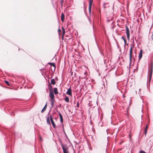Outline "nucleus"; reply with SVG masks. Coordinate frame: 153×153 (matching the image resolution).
Returning a JSON list of instances; mask_svg holds the SVG:
<instances>
[{
    "mask_svg": "<svg viewBox=\"0 0 153 153\" xmlns=\"http://www.w3.org/2000/svg\"><path fill=\"white\" fill-rule=\"evenodd\" d=\"M131 47L129 51V65L130 67L131 65V64L132 62V53L133 52V48L134 47V39L132 40V44L131 45Z\"/></svg>",
    "mask_w": 153,
    "mask_h": 153,
    "instance_id": "1",
    "label": "nucleus"
},
{
    "mask_svg": "<svg viewBox=\"0 0 153 153\" xmlns=\"http://www.w3.org/2000/svg\"><path fill=\"white\" fill-rule=\"evenodd\" d=\"M153 71V63L152 62L151 64V65L149 67V70H148V77L149 79V82H150L152 76V74Z\"/></svg>",
    "mask_w": 153,
    "mask_h": 153,
    "instance_id": "2",
    "label": "nucleus"
},
{
    "mask_svg": "<svg viewBox=\"0 0 153 153\" xmlns=\"http://www.w3.org/2000/svg\"><path fill=\"white\" fill-rule=\"evenodd\" d=\"M49 97L50 98L49 101H51V108H52L53 106L54 102L55 101L54 94H49Z\"/></svg>",
    "mask_w": 153,
    "mask_h": 153,
    "instance_id": "3",
    "label": "nucleus"
},
{
    "mask_svg": "<svg viewBox=\"0 0 153 153\" xmlns=\"http://www.w3.org/2000/svg\"><path fill=\"white\" fill-rule=\"evenodd\" d=\"M48 87L49 90V94H53V88L51 84H50L49 82H48Z\"/></svg>",
    "mask_w": 153,
    "mask_h": 153,
    "instance_id": "4",
    "label": "nucleus"
},
{
    "mask_svg": "<svg viewBox=\"0 0 153 153\" xmlns=\"http://www.w3.org/2000/svg\"><path fill=\"white\" fill-rule=\"evenodd\" d=\"M50 120H51V123L53 128H56V124L53 120V118L52 117L51 115H50Z\"/></svg>",
    "mask_w": 153,
    "mask_h": 153,
    "instance_id": "5",
    "label": "nucleus"
},
{
    "mask_svg": "<svg viewBox=\"0 0 153 153\" xmlns=\"http://www.w3.org/2000/svg\"><path fill=\"white\" fill-rule=\"evenodd\" d=\"M126 34L127 37L128 39L129 40L130 37L129 30L127 26H126Z\"/></svg>",
    "mask_w": 153,
    "mask_h": 153,
    "instance_id": "6",
    "label": "nucleus"
},
{
    "mask_svg": "<svg viewBox=\"0 0 153 153\" xmlns=\"http://www.w3.org/2000/svg\"><path fill=\"white\" fill-rule=\"evenodd\" d=\"M67 94L68 95L71 96L72 95V90L71 87H70L67 90V91L66 92Z\"/></svg>",
    "mask_w": 153,
    "mask_h": 153,
    "instance_id": "7",
    "label": "nucleus"
},
{
    "mask_svg": "<svg viewBox=\"0 0 153 153\" xmlns=\"http://www.w3.org/2000/svg\"><path fill=\"white\" fill-rule=\"evenodd\" d=\"M53 94H57L58 93L57 88L56 87L54 88H53Z\"/></svg>",
    "mask_w": 153,
    "mask_h": 153,
    "instance_id": "8",
    "label": "nucleus"
},
{
    "mask_svg": "<svg viewBox=\"0 0 153 153\" xmlns=\"http://www.w3.org/2000/svg\"><path fill=\"white\" fill-rule=\"evenodd\" d=\"M47 105V102H46L45 106L42 109L41 112L42 113L46 109Z\"/></svg>",
    "mask_w": 153,
    "mask_h": 153,
    "instance_id": "9",
    "label": "nucleus"
},
{
    "mask_svg": "<svg viewBox=\"0 0 153 153\" xmlns=\"http://www.w3.org/2000/svg\"><path fill=\"white\" fill-rule=\"evenodd\" d=\"M49 117L50 116H48V117H47V123L49 125H51V122H50V118H49Z\"/></svg>",
    "mask_w": 153,
    "mask_h": 153,
    "instance_id": "10",
    "label": "nucleus"
},
{
    "mask_svg": "<svg viewBox=\"0 0 153 153\" xmlns=\"http://www.w3.org/2000/svg\"><path fill=\"white\" fill-rule=\"evenodd\" d=\"M62 146V149H63V148H64L65 149H68V146L67 145L65 144H62V145H61Z\"/></svg>",
    "mask_w": 153,
    "mask_h": 153,
    "instance_id": "11",
    "label": "nucleus"
},
{
    "mask_svg": "<svg viewBox=\"0 0 153 153\" xmlns=\"http://www.w3.org/2000/svg\"><path fill=\"white\" fill-rule=\"evenodd\" d=\"M48 64L50 65L51 66H52L55 68L56 67L55 64L53 62H49L48 63Z\"/></svg>",
    "mask_w": 153,
    "mask_h": 153,
    "instance_id": "12",
    "label": "nucleus"
},
{
    "mask_svg": "<svg viewBox=\"0 0 153 153\" xmlns=\"http://www.w3.org/2000/svg\"><path fill=\"white\" fill-rule=\"evenodd\" d=\"M65 15L63 13H62L61 15V21L63 22L65 18Z\"/></svg>",
    "mask_w": 153,
    "mask_h": 153,
    "instance_id": "13",
    "label": "nucleus"
},
{
    "mask_svg": "<svg viewBox=\"0 0 153 153\" xmlns=\"http://www.w3.org/2000/svg\"><path fill=\"white\" fill-rule=\"evenodd\" d=\"M64 100L67 102L68 103L69 102V98L68 96H66Z\"/></svg>",
    "mask_w": 153,
    "mask_h": 153,
    "instance_id": "14",
    "label": "nucleus"
},
{
    "mask_svg": "<svg viewBox=\"0 0 153 153\" xmlns=\"http://www.w3.org/2000/svg\"><path fill=\"white\" fill-rule=\"evenodd\" d=\"M56 83V82L55 81V79H53L51 80V84H52L53 85H55Z\"/></svg>",
    "mask_w": 153,
    "mask_h": 153,
    "instance_id": "15",
    "label": "nucleus"
},
{
    "mask_svg": "<svg viewBox=\"0 0 153 153\" xmlns=\"http://www.w3.org/2000/svg\"><path fill=\"white\" fill-rule=\"evenodd\" d=\"M142 52H143L142 50H140V53H139V59H140L142 57Z\"/></svg>",
    "mask_w": 153,
    "mask_h": 153,
    "instance_id": "16",
    "label": "nucleus"
},
{
    "mask_svg": "<svg viewBox=\"0 0 153 153\" xmlns=\"http://www.w3.org/2000/svg\"><path fill=\"white\" fill-rule=\"evenodd\" d=\"M121 38L124 41L125 44V45L126 43V40L125 36H122Z\"/></svg>",
    "mask_w": 153,
    "mask_h": 153,
    "instance_id": "17",
    "label": "nucleus"
},
{
    "mask_svg": "<svg viewBox=\"0 0 153 153\" xmlns=\"http://www.w3.org/2000/svg\"><path fill=\"white\" fill-rule=\"evenodd\" d=\"M63 153H69L68 149H65L64 148H63Z\"/></svg>",
    "mask_w": 153,
    "mask_h": 153,
    "instance_id": "18",
    "label": "nucleus"
},
{
    "mask_svg": "<svg viewBox=\"0 0 153 153\" xmlns=\"http://www.w3.org/2000/svg\"><path fill=\"white\" fill-rule=\"evenodd\" d=\"M134 77V76H133V74H132L131 76H130L128 77V80L129 81H131L133 79Z\"/></svg>",
    "mask_w": 153,
    "mask_h": 153,
    "instance_id": "19",
    "label": "nucleus"
},
{
    "mask_svg": "<svg viewBox=\"0 0 153 153\" xmlns=\"http://www.w3.org/2000/svg\"><path fill=\"white\" fill-rule=\"evenodd\" d=\"M148 128V125H146V126L145 127V131H144V134H145V135L146 134Z\"/></svg>",
    "mask_w": 153,
    "mask_h": 153,
    "instance_id": "20",
    "label": "nucleus"
},
{
    "mask_svg": "<svg viewBox=\"0 0 153 153\" xmlns=\"http://www.w3.org/2000/svg\"><path fill=\"white\" fill-rule=\"evenodd\" d=\"M56 68V67H54L53 69L51 68V74H52V75H53L54 74V72H55V70Z\"/></svg>",
    "mask_w": 153,
    "mask_h": 153,
    "instance_id": "21",
    "label": "nucleus"
},
{
    "mask_svg": "<svg viewBox=\"0 0 153 153\" xmlns=\"http://www.w3.org/2000/svg\"><path fill=\"white\" fill-rule=\"evenodd\" d=\"M64 127V126L63 125H62V130H63V132L64 133V134H65V136L67 138H68V137L67 134H66V133H65V132Z\"/></svg>",
    "mask_w": 153,
    "mask_h": 153,
    "instance_id": "22",
    "label": "nucleus"
},
{
    "mask_svg": "<svg viewBox=\"0 0 153 153\" xmlns=\"http://www.w3.org/2000/svg\"><path fill=\"white\" fill-rule=\"evenodd\" d=\"M93 2V0H89V6H91Z\"/></svg>",
    "mask_w": 153,
    "mask_h": 153,
    "instance_id": "23",
    "label": "nucleus"
},
{
    "mask_svg": "<svg viewBox=\"0 0 153 153\" xmlns=\"http://www.w3.org/2000/svg\"><path fill=\"white\" fill-rule=\"evenodd\" d=\"M91 6H89V7H88L89 12V14H90L91 13Z\"/></svg>",
    "mask_w": 153,
    "mask_h": 153,
    "instance_id": "24",
    "label": "nucleus"
},
{
    "mask_svg": "<svg viewBox=\"0 0 153 153\" xmlns=\"http://www.w3.org/2000/svg\"><path fill=\"white\" fill-rule=\"evenodd\" d=\"M10 115L11 116H15V114L14 113V112L12 111H10Z\"/></svg>",
    "mask_w": 153,
    "mask_h": 153,
    "instance_id": "25",
    "label": "nucleus"
},
{
    "mask_svg": "<svg viewBox=\"0 0 153 153\" xmlns=\"http://www.w3.org/2000/svg\"><path fill=\"white\" fill-rule=\"evenodd\" d=\"M4 82L8 85V86H10V84H9V82L5 80L4 81Z\"/></svg>",
    "mask_w": 153,
    "mask_h": 153,
    "instance_id": "26",
    "label": "nucleus"
},
{
    "mask_svg": "<svg viewBox=\"0 0 153 153\" xmlns=\"http://www.w3.org/2000/svg\"><path fill=\"white\" fill-rule=\"evenodd\" d=\"M62 31H63L62 34H63V35H64L65 33V31L64 28V27H62Z\"/></svg>",
    "mask_w": 153,
    "mask_h": 153,
    "instance_id": "27",
    "label": "nucleus"
},
{
    "mask_svg": "<svg viewBox=\"0 0 153 153\" xmlns=\"http://www.w3.org/2000/svg\"><path fill=\"white\" fill-rule=\"evenodd\" d=\"M102 83H103V84H102V89H103V88H105V85L104 84V82H102Z\"/></svg>",
    "mask_w": 153,
    "mask_h": 153,
    "instance_id": "28",
    "label": "nucleus"
},
{
    "mask_svg": "<svg viewBox=\"0 0 153 153\" xmlns=\"http://www.w3.org/2000/svg\"><path fill=\"white\" fill-rule=\"evenodd\" d=\"M76 107L77 108H78L79 107V102L78 101L77 102V104Z\"/></svg>",
    "mask_w": 153,
    "mask_h": 153,
    "instance_id": "29",
    "label": "nucleus"
},
{
    "mask_svg": "<svg viewBox=\"0 0 153 153\" xmlns=\"http://www.w3.org/2000/svg\"><path fill=\"white\" fill-rule=\"evenodd\" d=\"M61 123H63V118H60Z\"/></svg>",
    "mask_w": 153,
    "mask_h": 153,
    "instance_id": "30",
    "label": "nucleus"
},
{
    "mask_svg": "<svg viewBox=\"0 0 153 153\" xmlns=\"http://www.w3.org/2000/svg\"><path fill=\"white\" fill-rule=\"evenodd\" d=\"M59 142L61 144V145H62V144H63V143L62 142V141L61 140L60 138H59Z\"/></svg>",
    "mask_w": 153,
    "mask_h": 153,
    "instance_id": "31",
    "label": "nucleus"
},
{
    "mask_svg": "<svg viewBox=\"0 0 153 153\" xmlns=\"http://www.w3.org/2000/svg\"><path fill=\"white\" fill-rule=\"evenodd\" d=\"M140 153H146L145 151L141 150L140 151Z\"/></svg>",
    "mask_w": 153,
    "mask_h": 153,
    "instance_id": "32",
    "label": "nucleus"
},
{
    "mask_svg": "<svg viewBox=\"0 0 153 153\" xmlns=\"http://www.w3.org/2000/svg\"><path fill=\"white\" fill-rule=\"evenodd\" d=\"M60 1H61V5H63L64 0H60Z\"/></svg>",
    "mask_w": 153,
    "mask_h": 153,
    "instance_id": "33",
    "label": "nucleus"
},
{
    "mask_svg": "<svg viewBox=\"0 0 153 153\" xmlns=\"http://www.w3.org/2000/svg\"><path fill=\"white\" fill-rule=\"evenodd\" d=\"M58 113L59 114V116H60L62 115L59 112H58Z\"/></svg>",
    "mask_w": 153,
    "mask_h": 153,
    "instance_id": "34",
    "label": "nucleus"
},
{
    "mask_svg": "<svg viewBox=\"0 0 153 153\" xmlns=\"http://www.w3.org/2000/svg\"><path fill=\"white\" fill-rule=\"evenodd\" d=\"M133 64L132 65L133 66L134 65V58H133Z\"/></svg>",
    "mask_w": 153,
    "mask_h": 153,
    "instance_id": "35",
    "label": "nucleus"
},
{
    "mask_svg": "<svg viewBox=\"0 0 153 153\" xmlns=\"http://www.w3.org/2000/svg\"><path fill=\"white\" fill-rule=\"evenodd\" d=\"M60 32L61 31V30H60V28H59L58 29V32Z\"/></svg>",
    "mask_w": 153,
    "mask_h": 153,
    "instance_id": "36",
    "label": "nucleus"
},
{
    "mask_svg": "<svg viewBox=\"0 0 153 153\" xmlns=\"http://www.w3.org/2000/svg\"><path fill=\"white\" fill-rule=\"evenodd\" d=\"M49 74L52 75L51 72V73L50 71H49L48 72Z\"/></svg>",
    "mask_w": 153,
    "mask_h": 153,
    "instance_id": "37",
    "label": "nucleus"
},
{
    "mask_svg": "<svg viewBox=\"0 0 153 153\" xmlns=\"http://www.w3.org/2000/svg\"><path fill=\"white\" fill-rule=\"evenodd\" d=\"M125 97V96L124 95V94H123V98L124 99Z\"/></svg>",
    "mask_w": 153,
    "mask_h": 153,
    "instance_id": "38",
    "label": "nucleus"
},
{
    "mask_svg": "<svg viewBox=\"0 0 153 153\" xmlns=\"http://www.w3.org/2000/svg\"><path fill=\"white\" fill-rule=\"evenodd\" d=\"M53 75H52H52H51V77H50V78H50V79H51V78H52V76H53Z\"/></svg>",
    "mask_w": 153,
    "mask_h": 153,
    "instance_id": "39",
    "label": "nucleus"
},
{
    "mask_svg": "<svg viewBox=\"0 0 153 153\" xmlns=\"http://www.w3.org/2000/svg\"><path fill=\"white\" fill-rule=\"evenodd\" d=\"M56 111L58 113V112H59L58 111V110L57 109H56Z\"/></svg>",
    "mask_w": 153,
    "mask_h": 153,
    "instance_id": "40",
    "label": "nucleus"
},
{
    "mask_svg": "<svg viewBox=\"0 0 153 153\" xmlns=\"http://www.w3.org/2000/svg\"><path fill=\"white\" fill-rule=\"evenodd\" d=\"M59 118H63V117H62V115L60 116H59Z\"/></svg>",
    "mask_w": 153,
    "mask_h": 153,
    "instance_id": "41",
    "label": "nucleus"
},
{
    "mask_svg": "<svg viewBox=\"0 0 153 153\" xmlns=\"http://www.w3.org/2000/svg\"><path fill=\"white\" fill-rule=\"evenodd\" d=\"M61 104H60L58 106V107H61Z\"/></svg>",
    "mask_w": 153,
    "mask_h": 153,
    "instance_id": "42",
    "label": "nucleus"
},
{
    "mask_svg": "<svg viewBox=\"0 0 153 153\" xmlns=\"http://www.w3.org/2000/svg\"><path fill=\"white\" fill-rule=\"evenodd\" d=\"M2 133L3 134H4V135H5L6 133L5 132L4 133L3 131Z\"/></svg>",
    "mask_w": 153,
    "mask_h": 153,
    "instance_id": "43",
    "label": "nucleus"
},
{
    "mask_svg": "<svg viewBox=\"0 0 153 153\" xmlns=\"http://www.w3.org/2000/svg\"><path fill=\"white\" fill-rule=\"evenodd\" d=\"M40 140L41 141H42V137H40Z\"/></svg>",
    "mask_w": 153,
    "mask_h": 153,
    "instance_id": "44",
    "label": "nucleus"
},
{
    "mask_svg": "<svg viewBox=\"0 0 153 153\" xmlns=\"http://www.w3.org/2000/svg\"><path fill=\"white\" fill-rule=\"evenodd\" d=\"M44 69V68H43L42 69H40V71H41L42 70Z\"/></svg>",
    "mask_w": 153,
    "mask_h": 153,
    "instance_id": "45",
    "label": "nucleus"
},
{
    "mask_svg": "<svg viewBox=\"0 0 153 153\" xmlns=\"http://www.w3.org/2000/svg\"><path fill=\"white\" fill-rule=\"evenodd\" d=\"M4 131H5V130H6V131L7 132V129H4Z\"/></svg>",
    "mask_w": 153,
    "mask_h": 153,
    "instance_id": "46",
    "label": "nucleus"
},
{
    "mask_svg": "<svg viewBox=\"0 0 153 153\" xmlns=\"http://www.w3.org/2000/svg\"><path fill=\"white\" fill-rule=\"evenodd\" d=\"M73 74V72H72L71 73V75H72Z\"/></svg>",
    "mask_w": 153,
    "mask_h": 153,
    "instance_id": "47",
    "label": "nucleus"
},
{
    "mask_svg": "<svg viewBox=\"0 0 153 153\" xmlns=\"http://www.w3.org/2000/svg\"><path fill=\"white\" fill-rule=\"evenodd\" d=\"M131 102V98L130 99V102Z\"/></svg>",
    "mask_w": 153,
    "mask_h": 153,
    "instance_id": "48",
    "label": "nucleus"
},
{
    "mask_svg": "<svg viewBox=\"0 0 153 153\" xmlns=\"http://www.w3.org/2000/svg\"><path fill=\"white\" fill-rule=\"evenodd\" d=\"M50 111L49 112V113H48V115L49 114V113H50Z\"/></svg>",
    "mask_w": 153,
    "mask_h": 153,
    "instance_id": "49",
    "label": "nucleus"
},
{
    "mask_svg": "<svg viewBox=\"0 0 153 153\" xmlns=\"http://www.w3.org/2000/svg\"><path fill=\"white\" fill-rule=\"evenodd\" d=\"M107 21H108V22H109V20H108H108H107Z\"/></svg>",
    "mask_w": 153,
    "mask_h": 153,
    "instance_id": "50",
    "label": "nucleus"
},
{
    "mask_svg": "<svg viewBox=\"0 0 153 153\" xmlns=\"http://www.w3.org/2000/svg\"><path fill=\"white\" fill-rule=\"evenodd\" d=\"M105 61H106V60H105V61H104V63H105Z\"/></svg>",
    "mask_w": 153,
    "mask_h": 153,
    "instance_id": "51",
    "label": "nucleus"
},
{
    "mask_svg": "<svg viewBox=\"0 0 153 153\" xmlns=\"http://www.w3.org/2000/svg\"><path fill=\"white\" fill-rule=\"evenodd\" d=\"M105 8V6H104V8Z\"/></svg>",
    "mask_w": 153,
    "mask_h": 153,
    "instance_id": "52",
    "label": "nucleus"
},
{
    "mask_svg": "<svg viewBox=\"0 0 153 153\" xmlns=\"http://www.w3.org/2000/svg\"><path fill=\"white\" fill-rule=\"evenodd\" d=\"M95 40H96V38H95ZM96 42H97V41H96Z\"/></svg>",
    "mask_w": 153,
    "mask_h": 153,
    "instance_id": "53",
    "label": "nucleus"
},
{
    "mask_svg": "<svg viewBox=\"0 0 153 153\" xmlns=\"http://www.w3.org/2000/svg\"><path fill=\"white\" fill-rule=\"evenodd\" d=\"M45 73H46V71H45Z\"/></svg>",
    "mask_w": 153,
    "mask_h": 153,
    "instance_id": "54",
    "label": "nucleus"
},
{
    "mask_svg": "<svg viewBox=\"0 0 153 153\" xmlns=\"http://www.w3.org/2000/svg\"><path fill=\"white\" fill-rule=\"evenodd\" d=\"M108 129H107V130H106V131L107 132V133H108V132H107V130H108Z\"/></svg>",
    "mask_w": 153,
    "mask_h": 153,
    "instance_id": "55",
    "label": "nucleus"
},
{
    "mask_svg": "<svg viewBox=\"0 0 153 153\" xmlns=\"http://www.w3.org/2000/svg\"><path fill=\"white\" fill-rule=\"evenodd\" d=\"M75 109L76 110H77V109L76 108Z\"/></svg>",
    "mask_w": 153,
    "mask_h": 153,
    "instance_id": "56",
    "label": "nucleus"
},
{
    "mask_svg": "<svg viewBox=\"0 0 153 153\" xmlns=\"http://www.w3.org/2000/svg\"><path fill=\"white\" fill-rule=\"evenodd\" d=\"M133 30H131V32H132H132H133Z\"/></svg>",
    "mask_w": 153,
    "mask_h": 153,
    "instance_id": "57",
    "label": "nucleus"
},
{
    "mask_svg": "<svg viewBox=\"0 0 153 153\" xmlns=\"http://www.w3.org/2000/svg\"><path fill=\"white\" fill-rule=\"evenodd\" d=\"M16 135V134L15 133V134H14V135H15V136Z\"/></svg>",
    "mask_w": 153,
    "mask_h": 153,
    "instance_id": "58",
    "label": "nucleus"
},
{
    "mask_svg": "<svg viewBox=\"0 0 153 153\" xmlns=\"http://www.w3.org/2000/svg\"><path fill=\"white\" fill-rule=\"evenodd\" d=\"M56 78H57V77H56Z\"/></svg>",
    "mask_w": 153,
    "mask_h": 153,
    "instance_id": "59",
    "label": "nucleus"
},
{
    "mask_svg": "<svg viewBox=\"0 0 153 153\" xmlns=\"http://www.w3.org/2000/svg\"><path fill=\"white\" fill-rule=\"evenodd\" d=\"M133 39H134V36H133Z\"/></svg>",
    "mask_w": 153,
    "mask_h": 153,
    "instance_id": "60",
    "label": "nucleus"
},
{
    "mask_svg": "<svg viewBox=\"0 0 153 153\" xmlns=\"http://www.w3.org/2000/svg\"><path fill=\"white\" fill-rule=\"evenodd\" d=\"M19 49H20V48H19Z\"/></svg>",
    "mask_w": 153,
    "mask_h": 153,
    "instance_id": "61",
    "label": "nucleus"
},
{
    "mask_svg": "<svg viewBox=\"0 0 153 153\" xmlns=\"http://www.w3.org/2000/svg\"><path fill=\"white\" fill-rule=\"evenodd\" d=\"M1 94H0V96H1Z\"/></svg>",
    "mask_w": 153,
    "mask_h": 153,
    "instance_id": "62",
    "label": "nucleus"
},
{
    "mask_svg": "<svg viewBox=\"0 0 153 153\" xmlns=\"http://www.w3.org/2000/svg\"><path fill=\"white\" fill-rule=\"evenodd\" d=\"M74 76H75V74L74 73Z\"/></svg>",
    "mask_w": 153,
    "mask_h": 153,
    "instance_id": "63",
    "label": "nucleus"
},
{
    "mask_svg": "<svg viewBox=\"0 0 153 153\" xmlns=\"http://www.w3.org/2000/svg\"><path fill=\"white\" fill-rule=\"evenodd\" d=\"M42 75H43L42 73Z\"/></svg>",
    "mask_w": 153,
    "mask_h": 153,
    "instance_id": "64",
    "label": "nucleus"
}]
</instances>
